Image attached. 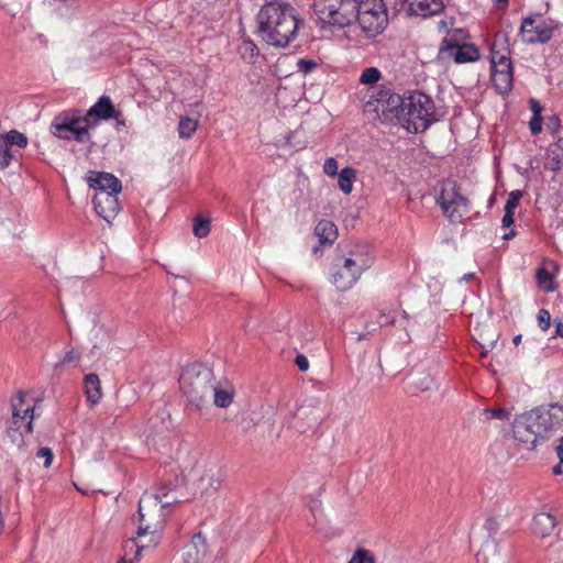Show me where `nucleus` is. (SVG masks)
Returning a JSON list of instances; mask_svg holds the SVG:
<instances>
[{
    "instance_id": "1",
    "label": "nucleus",
    "mask_w": 563,
    "mask_h": 563,
    "mask_svg": "<svg viewBox=\"0 0 563 563\" xmlns=\"http://www.w3.org/2000/svg\"><path fill=\"white\" fill-rule=\"evenodd\" d=\"M257 34L268 45L288 46L297 36L299 20L295 9L277 1L262 7L257 16Z\"/></svg>"
},
{
    "instance_id": "2",
    "label": "nucleus",
    "mask_w": 563,
    "mask_h": 563,
    "mask_svg": "<svg viewBox=\"0 0 563 563\" xmlns=\"http://www.w3.org/2000/svg\"><path fill=\"white\" fill-rule=\"evenodd\" d=\"M174 487L164 485L157 493L145 492L139 501V537H150L154 542L159 543L161 531L163 530L169 507L178 501L173 493Z\"/></svg>"
},
{
    "instance_id": "3",
    "label": "nucleus",
    "mask_w": 563,
    "mask_h": 563,
    "mask_svg": "<svg viewBox=\"0 0 563 563\" xmlns=\"http://www.w3.org/2000/svg\"><path fill=\"white\" fill-rule=\"evenodd\" d=\"M179 384L189 402L201 408L209 402L213 390L214 375L208 366L194 363L184 368Z\"/></svg>"
},
{
    "instance_id": "4",
    "label": "nucleus",
    "mask_w": 563,
    "mask_h": 563,
    "mask_svg": "<svg viewBox=\"0 0 563 563\" xmlns=\"http://www.w3.org/2000/svg\"><path fill=\"white\" fill-rule=\"evenodd\" d=\"M433 114L434 103L432 99L426 93L417 91L406 98L401 123L410 132H423L433 121Z\"/></svg>"
},
{
    "instance_id": "5",
    "label": "nucleus",
    "mask_w": 563,
    "mask_h": 563,
    "mask_svg": "<svg viewBox=\"0 0 563 563\" xmlns=\"http://www.w3.org/2000/svg\"><path fill=\"white\" fill-rule=\"evenodd\" d=\"M318 20L330 26L345 27L356 19V0H313Z\"/></svg>"
},
{
    "instance_id": "6",
    "label": "nucleus",
    "mask_w": 563,
    "mask_h": 563,
    "mask_svg": "<svg viewBox=\"0 0 563 563\" xmlns=\"http://www.w3.org/2000/svg\"><path fill=\"white\" fill-rule=\"evenodd\" d=\"M25 398L26 394L19 391L12 399V419L8 434L16 445L23 444L24 435L33 432L34 408Z\"/></svg>"
},
{
    "instance_id": "7",
    "label": "nucleus",
    "mask_w": 563,
    "mask_h": 563,
    "mask_svg": "<svg viewBox=\"0 0 563 563\" xmlns=\"http://www.w3.org/2000/svg\"><path fill=\"white\" fill-rule=\"evenodd\" d=\"M356 19L361 29L371 34L376 35L382 33L387 23V8L384 0H356Z\"/></svg>"
},
{
    "instance_id": "8",
    "label": "nucleus",
    "mask_w": 563,
    "mask_h": 563,
    "mask_svg": "<svg viewBox=\"0 0 563 563\" xmlns=\"http://www.w3.org/2000/svg\"><path fill=\"white\" fill-rule=\"evenodd\" d=\"M437 203L452 222L460 221L468 207L467 198L459 191L456 183L453 180H445L441 184Z\"/></svg>"
},
{
    "instance_id": "9",
    "label": "nucleus",
    "mask_w": 563,
    "mask_h": 563,
    "mask_svg": "<svg viewBox=\"0 0 563 563\" xmlns=\"http://www.w3.org/2000/svg\"><path fill=\"white\" fill-rule=\"evenodd\" d=\"M405 103L406 98L391 92L389 89H382L376 93L374 100L367 103V107H373L382 122H391L395 119L401 122Z\"/></svg>"
},
{
    "instance_id": "10",
    "label": "nucleus",
    "mask_w": 563,
    "mask_h": 563,
    "mask_svg": "<svg viewBox=\"0 0 563 563\" xmlns=\"http://www.w3.org/2000/svg\"><path fill=\"white\" fill-rule=\"evenodd\" d=\"M537 423V433H540L541 440L547 439L552 432H556L563 424V407L558 404H551L548 408L539 407L528 412Z\"/></svg>"
},
{
    "instance_id": "11",
    "label": "nucleus",
    "mask_w": 563,
    "mask_h": 563,
    "mask_svg": "<svg viewBox=\"0 0 563 563\" xmlns=\"http://www.w3.org/2000/svg\"><path fill=\"white\" fill-rule=\"evenodd\" d=\"M553 31V21L540 14L525 18L520 26L521 40L527 44L547 43L551 40Z\"/></svg>"
},
{
    "instance_id": "12",
    "label": "nucleus",
    "mask_w": 563,
    "mask_h": 563,
    "mask_svg": "<svg viewBox=\"0 0 563 563\" xmlns=\"http://www.w3.org/2000/svg\"><path fill=\"white\" fill-rule=\"evenodd\" d=\"M197 472L199 473V488L207 495L217 493L227 477L224 467L217 461L201 463L198 465Z\"/></svg>"
},
{
    "instance_id": "13",
    "label": "nucleus",
    "mask_w": 563,
    "mask_h": 563,
    "mask_svg": "<svg viewBox=\"0 0 563 563\" xmlns=\"http://www.w3.org/2000/svg\"><path fill=\"white\" fill-rule=\"evenodd\" d=\"M533 419L534 418H531V416L526 412L518 416L512 423L514 439L522 449L528 451L533 450L537 442L541 439L540 433H537V431H527V426H530Z\"/></svg>"
},
{
    "instance_id": "14",
    "label": "nucleus",
    "mask_w": 563,
    "mask_h": 563,
    "mask_svg": "<svg viewBox=\"0 0 563 563\" xmlns=\"http://www.w3.org/2000/svg\"><path fill=\"white\" fill-rule=\"evenodd\" d=\"M321 418L322 412L316 404H303L296 411L294 427L297 431L306 433L316 428Z\"/></svg>"
},
{
    "instance_id": "15",
    "label": "nucleus",
    "mask_w": 563,
    "mask_h": 563,
    "mask_svg": "<svg viewBox=\"0 0 563 563\" xmlns=\"http://www.w3.org/2000/svg\"><path fill=\"white\" fill-rule=\"evenodd\" d=\"M120 115L121 112L114 108L110 97L108 96L100 97L99 100L86 112L87 124L90 129L95 128L99 120H118Z\"/></svg>"
},
{
    "instance_id": "16",
    "label": "nucleus",
    "mask_w": 563,
    "mask_h": 563,
    "mask_svg": "<svg viewBox=\"0 0 563 563\" xmlns=\"http://www.w3.org/2000/svg\"><path fill=\"white\" fill-rule=\"evenodd\" d=\"M351 267H354V274L356 272L367 271L374 263L373 250L367 244L356 243L349 251L346 256H342Z\"/></svg>"
},
{
    "instance_id": "17",
    "label": "nucleus",
    "mask_w": 563,
    "mask_h": 563,
    "mask_svg": "<svg viewBox=\"0 0 563 563\" xmlns=\"http://www.w3.org/2000/svg\"><path fill=\"white\" fill-rule=\"evenodd\" d=\"M363 272H356L354 274V267L349 266L344 258H339L335 264V269L331 274V283L340 291L350 289L361 277Z\"/></svg>"
},
{
    "instance_id": "18",
    "label": "nucleus",
    "mask_w": 563,
    "mask_h": 563,
    "mask_svg": "<svg viewBox=\"0 0 563 563\" xmlns=\"http://www.w3.org/2000/svg\"><path fill=\"white\" fill-rule=\"evenodd\" d=\"M118 194L119 192L98 191L92 198L95 210L102 219L109 221L119 212Z\"/></svg>"
},
{
    "instance_id": "19",
    "label": "nucleus",
    "mask_w": 563,
    "mask_h": 563,
    "mask_svg": "<svg viewBox=\"0 0 563 563\" xmlns=\"http://www.w3.org/2000/svg\"><path fill=\"white\" fill-rule=\"evenodd\" d=\"M88 124L68 125V124H51V132L62 140H75L79 143L91 142Z\"/></svg>"
},
{
    "instance_id": "20",
    "label": "nucleus",
    "mask_w": 563,
    "mask_h": 563,
    "mask_svg": "<svg viewBox=\"0 0 563 563\" xmlns=\"http://www.w3.org/2000/svg\"><path fill=\"white\" fill-rule=\"evenodd\" d=\"M207 555V539L201 533H196L184 547V563H202Z\"/></svg>"
},
{
    "instance_id": "21",
    "label": "nucleus",
    "mask_w": 563,
    "mask_h": 563,
    "mask_svg": "<svg viewBox=\"0 0 563 563\" xmlns=\"http://www.w3.org/2000/svg\"><path fill=\"white\" fill-rule=\"evenodd\" d=\"M87 181L91 188L98 191L121 192L122 190L120 179L110 173L90 172Z\"/></svg>"
},
{
    "instance_id": "22",
    "label": "nucleus",
    "mask_w": 563,
    "mask_h": 563,
    "mask_svg": "<svg viewBox=\"0 0 563 563\" xmlns=\"http://www.w3.org/2000/svg\"><path fill=\"white\" fill-rule=\"evenodd\" d=\"M465 33L463 30H453L446 34L442 40L438 53V60L445 63L452 59V52H454L461 44H464Z\"/></svg>"
},
{
    "instance_id": "23",
    "label": "nucleus",
    "mask_w": 563,
    "mask_h": 563,
    "mask_svg": "<svg viewBox=\"0 0 563 563\" xmlns=\"http://www.w3.org/2000/svg\"><path fill=\"white\" fill-rule=\"evenodd\" d=\"M407 3L410 14L422 18L435 15L443 9L442 0H407Z\"/></svg>"
},
{
    "instance_id": "24",
    "label": "nucleus",
    "mask_w": 563,
    "mask_h": 563,
    "mask_svg": "<svg viewBox=\"0 0 563 563\" xmlns=\"http://www.w3.org/2000/svg\"><path fill=\"white\" fill-rule=\"evenodd\" d=\"M492 82L496 91L500 95L510 91L514 82L512 66L505 67V65H501V68H493Z\"/></svg>"
},
{
    "instance_id": "25",
    "label": "nucleus",
    "mask_w": 563,
    "mask_h": 563,
    "mask_svg": "<svg viewBox=\"0 0 563 563\" xmlns=\"http://www.w3.org/2000/svg\"><path fill=\"white\" fill-rule=\"evenodd\" d=\"M144 537H139L136 534L135 538H131L126 540L123 544V556L128 559H133V561H137L141 556V552L146 549H154L158 544L154 542L153 539H148V542L143 541Z\"/></svg>"
},
{
    "instance_id": "26",
    "label": "nucleus",
    "mask_w": 563,
    "mask_h": 563,
    "mask_svg": "<svg viewBox=\"0 0 563 563\" xmlns=\"http://www.w3.org/2000/svg\"><path fill=\"white\" fill-rule=\"evenodd\" d=\"M555 526L556 520L550 512H539L533 517L532 532L540 538H547Z\"/></svg>"
},
{
    "instance_id": "27",
    "label": "nucleus",
    "mask_w": 563,
    "mask_h": 563,
    "mask_svg": "<svg viewBox=\"0 0 563 563\" xmlns=\"http://www.w3.org/2000/svg\"><path fill=\"white\" fill-rule=\"evenodd\" d=\"M434 386V379L428 371L411 373L408 382V390L411 393L428 391Z\"/></svg>"
},
{
    "instance_id": "28",
    "label": "nucleus",
    "mask_w": 563,
    "mask_h": 563,
    "mask_svg": "<svg viewBox=\"0 0 563 563\" xmlns=\"http://www.w3.org/2000/svg\"><path fill=\"white\" fill-rule=\"evenodd\" d=\"M85 393L91 406L99 402L101 398V384L97 374H88L84 378Z\"/></svg>"
},
{
    "instance_id": "29",
    "label": "nucleus",
    "mask_w": 563,
    "mask_h": 563,
    "mask_svg": "<svg viewBox=\"0 0 563 563\" xmlns=\"http://www.w3.org/2000/svg\"><path fill=\"white\" fill-rule=\"evenodd\" d=\"M314 234L321 244H332L338 238V229L332 221L321 220L316 225Z\"/></svg>"
},
{
    "instance_id": "30",
    "label": "nucleus",
    "mask_w": 563,
    "mask_h": 563,
    "mask_svg": "<svg viewBox=\"0 0 563 563\" xmlns=\"http://www.w3.org/2000/svg\"><path fill=\"white\" fill-rule=\"evenodd\" d=\"M479 58L478 48L474 44H461L454 52H452V59L456 64L472 63Z\"/></svg>"
},
{
    "instance_id": "31",
    "label": "nucleus",
    "mask_w": 563,
    "mask_h": 563,
    "mask_svg": "<svg viewBox=\"0 0 563 563\" xmlns=\"http://www.w3.org/2000/svg\"><path fill=\"white\" fill-rule=\"evenodd\" d=\"M490 62L492 68H501V65H505V67L512 66L509 49L504 45L499 47L497 40L490 47Z\"/></svg>"
},
{
    "instance_id": "32",
    "label": "nucleus",
    "mask_w": 563,
    "mask_h": 563,
    "mask_svg": "<svg viewBox=\"0 0 563 563\" xmlns=\"http://www.w3.org/2000/svg\"><path fill=\"white\" fill-rule=\"evenodd\" d=\"M51 124L81 125L87 124V118L80 115L78 110L64 111L57 114Z\"/></svg>"
},
{
    "instance_id": "33",
    "label": "nucleus",
    "mask_w": 563,
    "mask_h": 563,
    "mask_svg": "<svg viewBox=\"0 0 563 563\" xmlns=\"http://www.w3.org/2000/svg\"><path fill=\"white\" fill-rule=\"evenodd\" d=\"M563 167V152L559 146H550L547 150L544 168L551 172L561 170Z\"/></svg>"
},
{
    "instance_id": "34",
    "label": "nucleus",
    "mask_w": 563,
    "mask_h": 563,
    "mask_svg": "<svg viewBox=\"0 0 563 563\" xmlns=\"http://www.w3.org/2000/svg\"><path fill=\"white\" fill-rule=\"evenodd\" d=\"M356 179V170L352 167H345L338 174L339 188L349 195L352 192L353 183Z\"/></svg>"
},
{
    "instance_id": "35",
    "label": "nucleus",
    "mask_w": 563,
    "mask_h": 563,
    "mask_svg": "<svg viewBox=\"0 0 563 563\" xmlns=\"http://www.w3.org/2000/svg\"><path fill=\"white\" fill-rule=\"evenodd\" d=\"M213 404L219 408L229 407L234 398V390L232 388H219L216 384L213 385Z\"/></svg>"
},
{
    "instance_id": "36",
    "label": "nucleus",
    "mask_w": 563,
    "mask_h": 563,
    "mask_svg": "<svg viewBox=\"0 0 563 563\" xmlns=\"http://www.w3.org/2000/svg\"><path fill=\"white\" fill-rule=\"evenodd\" d=\"M238 52L243 60L246 63H254V59L258 56L260 51L255 43L249 38H243L239 44Z\"/></svg>"
},
{
    "instance_id": "37",
    "label": "nucleus",
    "mask_w": 563,
    "mask_h": 563,
    "mask_svg": "<svg viewBox=\"0 0 563 563\" xmlns=\"http://www.w3.org/2000/svg\"><path fill=\"white\" fill-rule=\"evenodd\" d=\"M198 126V121L188 117H184L180 119L178 124V132L181 139H190L191 135L196 132Z\"/></svg>"
},
{
    "instance_id": "38",
    "label": "nucleus",
    "mask_w": 563,
    "mask_h": 563,
    "mask_svg": "<svg viewBox=\"0 0 563 563\" xmlns=\"http://www.w3.org/2000/svg\"><path fill=\"white\" fill-rule=\"evenodd\" d=\"M4 142L7 146L16 145L20 148H24L27 145V137L18 130H11L4 135Z\"/></svg>"
},
{
    "instance_id": "39",
    "label": "nucleus",
    "mask_w": 563,
    "mask_h": 563,
    "mask_svg": "<svg viewBox=\"0 0 563 563\" xmlns=\"http://www.w3.org/2000/svg\"><path fill=\"white\" fill-rule=\"evenodd\" d=\"M192 231L197 238H206L210 232V220L201 216H197L194 220Z\"/></svg>"
},
{
    "instance_id": "40",
    "label": "nucleus",
    "mask_w": 563,
    "mask_h": 563,
    "mask_svg": "<svg viewBox=\"0 0 563 563\" xmlns=\"http://www.w3.org/2000/svg\"><path fill=\"white\" fill-rule=\"evenodd\" d=\"M376 562V559L374 556V554L365 549V548H357L352 558L350 559V561L347 563H375Z\"/></svg>"
},
{
    "instance_id": "41",
    "label": "nucleus",
    "mask_w": 563,
    "mask_h": 563,
    "mask_svg": "<svg viewBox=\"0 0 563 563\" xmlns=\"http://www.w3.org/2000/svg\"><path fill=\"white\" fill-rule=\"evenodd\" d=\"M380 71L376 67H367L362 71L360 82L364 85H373L380 79Z\"/></svg>"
},
{
    "instance_id": "42",
    "label": "nucleus",
    "mask_w": 563,
    "mask_h": 563,
    "mask_svg": "<svg viewBox=\"0 0 563 563\" xmlns=\"http://www.w3.org/2000/svg\"><path fill=\"white\" fill-rule=\"evenodd\" d=\"M13 158V152L5 143L0 145V169H5Z\"/></svg>"
},
{
    "instance_id": "43",
    "label": "nucleus",
    "mask_w": 563,
    "mask_h": 563,
    "mask_svg": "<svg viewBox=\"0 0 563 563\" xmlns=\"http://www.w3.org/2000/svg\"><path fill=\"white\" fill-rule=\"evenodd\" d=\"M522 196L523 194L521 190H512L508 196V200L505 205V210L515 212V209L518 207Z\"/></svg>"
},
{
    "instance_id": "44",
    "label": "nucleus",
    "mask_w": 563,
    "mask_h": 563,
    "mask_svg": "<svg viewBox=\"0 0 563 563\" xmlns=\"http://www.w3.org/2000/svg\"><path fill=\"white\" fill-rule=\"evenodd\" d=\"M488 419L508 420L510 412L504 408L485 409Z\"/></svg>"
},
{
    "instance_id": "45",
    "label": "nucleus",
    "mask_w": 563,
    "mask_h": 563,
    "mask_svg": "<svg viewBox=\"0 0 563 563\" xmlns=\"http://www.w3.org/2000/svg\"><path fill=\"white\" fill-rule=\"evenodd\" d=\"M538 324L540 329L547 331L551 325V314L545 309H540L538 313Z\"/></svg>"
},
{
    "instance_id": "46",
    "label": "nucleus",
    "mask_w": 563,
    "mask_h": 563,
    "mask_svg": "<svg viewBox=\"0 0 563 563\" xmlns=\"http://www.w3.org/2000/svg\"><path fill=\"white\" fill-rule=\"evenodd\" d=\"M338 168H339V165H338V162L335 158L333 157H329L325 159L324 164H323V170L327 175L329 176H336L338 175Z\"/></svg>"
},
{
    "instance_id": "47",
    "label": "nucleus",
    "mask_w": 563,
    "mask_h": 563,
    "mask_svg": "<svg viewBox=\"0 0 563 563\" xmlns=\"http://www.w3.org/2000/svg\"><path fill=\"white\" fill-rule=\"evenodd\" d=\"M36 456L37 457H44V467H49L51 464H52V461H53V452L51 449L48 448H41L37 453H36Z\"/></svg>"
},
{
    "instance_id": "48",
    "label": "nucleus",
    "mask_w": 563,
    "mask_h": 563,
    "mask_svg": "<svg viewBox=\"0 0 563 563\" xmlns=\"http://www.w3.org/2000/svg\"><path fill=\"white\" fill-rule=\"evenodd\" d=\"M309 510L314 518V522L311 523L313 527L317 525V515L321 512L322 504L320 499H311L308 504Z\"/></svg>"
},
{
    "instance_id": "49",
    "label": "nucleus",
    "mask_w": 563,
    "mask_h": 563,
    "mask_svg": "<svg viewBox=\"0 0 563 563\" xmlns=\"http://www.w3.org/2000/svg\"><path fill=\"white\" fill-rule=\"evenodd\" d=\"M297 66L300 71L308 74L317 66V63L311 59L301 58L298 60Z\"/></svg>"
},
{
    "instance_id": "50",
    "label": "nucleus",
    "mask_w": 563,
    "mask_h": 563,
    "mask_svg": "<svg viewBox=\"0 0 563 563\" xmlns=\"http://www.w3.org/2000/svg\"><path fill=\"white\" fill-rule=\"evenodd\" d=\"M529 126L532 135H538L542 131V117L532 115Z\"/></svg>"
},
{
    "instance_id": "51",
    "label": "nucleus",
    "mask_w": 563,
    "mask_h": 563,
    "mask_svg": "<svg viewBox=\"0 0 563 563\" xmlns=\"http://www.w3.org/2000/svg\"><path fill=\"white\" fill-rule=\"evenodd\" d=\"M484 527L487 530L488 536L493 538L499 529V523L495 518H488Z\"/></svg>"
},
{
    "instance_id": "52",
    "label": "nucleus",
    "mask_w": 563,
    "mask_h": 563,
    "mask_svg": "<svg viewBox=\"0 0 563 563\" xmlns=\"http://www.w3.org/2000/svg\"><path fill=\"white\" fill-rule=\"evenodd\" d=\"M551 274L543 267L537 271V282L539 285H544L547 283H551Z\"/></svg>"
},
{
    "instance_id": "53",
    "label": "nucleus",
    "mask_w": 563,
    "mask_h": 563,
    "mask_svg": "<svg viewBox=\"0 0 563 563\" xmlns=\"http://www.w3.org/2000/svg\"><path fill=\"white\" fill-rule=\"evenodd\" d=\"M295 364L301 372H306L309 368V361L303 354H298L296 356Z\"/></svg>"
},
{
    "instance_id": "54",
    "label": "nucleus",
    "mask_w": 563,
    "mask_h": 563,
    "mask_svg": "<svg viewBox=\"0 0 563 563\" xmlns=\"http://www.w3.org/2000/svg\"><path fill=\"white\" fill-rule=\"evenodd\" d=\"M529 104L532 115L541 117L543 108L540 104V102L537 101L536 99H530Z\"/></svg>"
},
{
    "instance_id": "55",
    "label": "nucleus",
    "mask_w": 563,
    "mask_h": 563,
    "mask_svg": "<svg viewBox=\"0 0 563 563\" xmlns=\"http://www.w3.org/2000/svg\"><path fill=\"white\" fill-rule=\"evenodd\" d=\"M503 227H510L514 223V212L509 210H505V214L503 217Z\"/></svg>"
},
{
    "instance_id": "56",
    "label": "nucleus",
    "mask_w": 563,
    "mask_h": 563,
    "mask_svg": "<svg viewBox=\"0 0 563 563\" xmlns=\"http://www.w3.org/2000/svg\"><path fill=\"white\" fill-rule=\"evenodd\" d=\"M79 358V354L77 352H75L74 350H70L68 351L64 358H63V363H70V362H75Z\"/></svg>"
},
{
    "instance_id": "57",
    "label": "nucleus",
    "mask_w": 563,
    "mask_h": 563,
    "mask_svg": "<svg viewBox=\"0 0 563 563\" xmlns=\"http://www.w3.org/2000/svg\"><path fill=\"white\" fill-rule=\"evenodd\" d=\"M555 333L558 336L563 338V322L559 319L555 320Z\"/></svg>"
},
{
    "instance_id": "58",
    "label": "nucleus",
    "mask_w": 563,
    "mask_h": 563,
    "mask_svg": "<svg viewBox=\"0 0 563 563\" xmlns=\"http://www.w3.org/2000/svg\"><path fill=\"white\" fill-rule=\"evenodd\" d=\"M395 322L394 319H390L388 318L387 316L385 314H382L380 316V320H379V325L383 327V325H386V324H393Z\"/></svg>"
},
{
    "instance_id": "59",
    "label": "nucleus",
    "mask_w": 563,
    "mask_h": 563,
    "mask_svg": "<svg viewBox=\"0 0 563 563\" xmlns=\"http://www.w3.org/2000/svg\"><path fill=\"white\" fill-rule=\"evenodd\" d=\"M556 453L561 464H563V437L561 438L560 444L556 448Z\"/></svg>"
},
{
    "instance_id": "60",
    "label": "nucleus",
    "mask_w": 563,
    "mask_h": 563,
    "mask_svg": "<svg viewBox=\"0 0 563 563\" xmlns=\"http://www.w3.org/2000/svg\"><path fill=\"white\" fill-rule=\"evenodd\" d=\"M516 235V231L515 230H510L508 233L504 234L503 239L504 240H509L511 238H514Z\"/></svg>"
},
{
    "instance_id": "61",
    "label": "nucleus",
    "mask_w": 563,
    "mask_h": 563,
    "mask_svg": "<svg viewBox=\"0 0 563 563\" xmlns=\"http://www.w3.org/2000/svg\"><path fill=\"white\" fill-rule=\"evenodd\" d=\"M552 471H553V474H555V475H560V474L562 473V466H561V464L555 465V466L553 467V470H552Z\"/></svg>"
},
{
    "instance_id": "62",
    "label": "nucleus",
    "mask_w": 563,
    "mask_h": 563,
    "mask_svg": "<svg viewBox=\"0 0 563 563\" xmlns=\"http://www.w3.org/2000/svg\"><path fill=\"white\" fill-rule=\"evenodd\" d=\"M522 335L518 334L514 338L512 342L515 345H518L521 342Z\"/></svg>"
},
{
    "instance_id": "63",
    "label": "nucleus",
    "mask_w": 563,
    "mask_h": 563,
    "mask_svg": "<svg viewBox=\"0 0 563 563\" xmlns=\"http://www.w3.org/2000/svg\"><path fill=\"white\" fill-rule=\"evenodd\" d=\"M133 559H128L125 556H122L121 560L118 563H133Z\"/></svg>"
},
{
    "instance_id": "64",
    "label": "nucleus",
    "mask_w": 563,
    "mask_h": 563,
    "mask_svg": "<svg viewBox=\"0 0 563 563\" xmlns=\"http://www.w3.org/2000/svg\"><path fill=\"white\" fill-rule=\"evenodd\" d=\"M555 549L559 551V552H562L563 551V542H558L555 544Z\"/></svg>"
}]
</instances>
